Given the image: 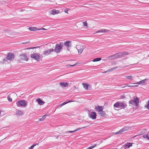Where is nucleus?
Listing matches in <instances>:
<instances>
[{
	"instance_id": "obj_5",
	"label": "nucleus",
	"mask_w": 149,
	"mask_h": 149,
	"mask_svg": "<svg viewBox=\"0 0 149 149\" xmlns=\"http://www.w3.org/2000/svg\"><path fill=\"white\" fill-rule=\"evenodd\" d=\"M31 57L32 58H33L38 61H39L40 58L39 54L37 53H35L33 54H31Z\"/></svg>"
},
{
	"instance_id": "obj_45",
	"label": "nucleus",
	"mask_w": 149,
	"mask_h": 149,
	"mask_svg": "<svg viewBox=\"0 0 149 149\" xmlns=\"http://www.w3.org/2000/svg\"><path fill=\"white\" fill-rule=\"evenodd\" d=\"M73 101H70V100H68V101L67 102H67V103L68 102H72Z\"/></svg>"
},
{
	"instance_id": "obj_22",
	"label": "nucleus",
	"mask_w": 149,
	"mask_h": 149,
	"mask_svg": "<svg viewBox=\"0 0 149 149\" xmlns=\"http://www.w3.org/2000/svg\"><path fill=\"white\" fill-rule=\"evenodd\" d=\"M99 113L100 116L102 117H105L106 116L105 112L104 111H103V110L101 112H99Z\"/></svg>"
},
{
	"instance_id": "obj_3",
	"label": "nucleus",
	"mask_w": 149,
	"mask_h": 149,
	"mask_svg": "<svg viewBox=\"0 0 149 149\" xmlns=\"http://www.w3.org/2000/svg\"><path fill=\"white\" fill-rule=\"evenodd\" d=\"M139 99L138 97H134V99L131 100L129 101V104H131L132 105H134L137 107L139 105Z\"/></svg>"
},
{
	"instance_id": "obj_6",
	"label": "nucleus",
	"mask_w": 149,
	"mask_h": 149,
	"mask_svg": "<svg viewBox=\"0 0 149 149\" xmlns=\"http://www.w3.org/2000/svg\"><path fill=\"white\" fill-rule=\"evenodd\" d=\"M118 58H120L124 57L126 55H129V53L127 52H122L117 53Z\"/></svg>"
},
{
	"instance_id": "obj_43",
	"label": "nucleus",
	"mask_w": 149,
	"mask_h": 149,
	"mask_svg": "<svg viewBox=\"0 0 149 149\" xmlns=\"http://www.w3.org/2000/svg\"><path fill=\"white\" fill-rule=\"evenodd\" d=\"M64 12L66 13H68V10L67 9L65 10Z\"/></svg>"
},
{
	"instance_id": "obj_14",
	"label": "nucleus",
	"mask_w": 149,
	"mask_h": 149,
	"mask_svg": "<svg viewBox=\"0 0 149 149\" xmlns=\"http://www.w3.org/2000/svg\"><path fill=\"white\" fill-rule=\"evenodd\" d=\"M132 143H127L125 145H123V147L124 149H125L127 148V147L129 148L132 146Z\"/></svg>"
},
{
	"instance_id": "obj_33",
	"label": "nucleus",
	"mask_w": 149,
	"mask_h": 149,
	"mask_svg": "<svg viewBox=\"0 0 149 149\" xmlns=\"http://www.w3.org/2000/svg\"><path fill=\"white\" fill-rule=\"evenodd\" d=\"M38 145L37 144H34L31 146L29 148V149H33L34 146H35L36 145Z\"/></svg>"
},
{
	"instance_id": "obj_47",
	"label": "nucleus",
	"mask_w": 149,
	"mask_h": 149,
	"mask_svg": "<svg viewBox=\"0 0 149 149\" xmlns=\"http://www.w3.org/2000/svg\"><path fill=\"white\" fill-rule=\"evenodd\" d=\"M69 47H67V50L68 51H69Z\"/></svg>"
},
{
	"instance_id": "obj_50",
	"label": "nucleus",
	"mask_w": 149,
	"mask_h": 149,
	"mask_svg": "<svg viewBox=\"0 0 149 149\" xmlns=\"http://www.w3.org/2000/svg\"><path fill=\"white\" fill-rule=\"evenodd\" d=\"M1 111H0V115L1 114Z\"/></svg>"
},
{
	"instance_id": "obj_10",
	"label": "nucleus",
	"mask_w": 149,
	"mask_h": 149,
	"mask_svg": "<svg viewBox=\"0 0 149 149\" xmlns=\"http://www.w3.org/2000/svg\"><path fill=\"white\" fill-rule=\"evenodd\" d=\"M63 45L67 47H70L72 46V42L70 41H65Z\"/></svg>"
},
{
	"instance_id": "obj_9",
	"label": "nucleus",
	"mask_w": 149,
	"mask_h": 149,
	"mask_svg": "<svg viewBox=\"0 0 149 149\" xmlns=\"http://www.w3.org/2000/svg\"><path fill=\"white\" fill-rule=\"evenodd\" d=\"M54 51V49H49L47 50L44 51L43 52V55L47 56L49 54H50V53Z\"/></svg>"
},
{
	"instance_id": "obj_17",
	"label": "nucleus",
	"mask_w": 149,
	"mask_h": 149,
	"mask_svg": "<svg viewBox=\"0 0 149 149\" xmlns=\"http://www.w3.org/2000/svg\"><path fill=\"white\" fill-rule=\"evenodd\" d=\"M16 114L17 116L22 115L23 113L22 111L18 109H16Z\"/></svg>"
},
{
	"instance_id": "obj_2",
	"label": "nucleus",
	"mask_w": 149,
	"mask_h": 149,
	"mask_svg": "<svg viewBox=\"0 0 149 149\" xmlns=\"http://www.w3.org/2000/svg\"><path fill=\"white\" fill-rule=\"evenodd\" d=\"M63 42H61L60 44H57L55 47V49H54V51L58 54L63 49Z\"/></svg>"
},
{
	"instance_id": "obj_11",
	"label": "nucleus",
	"mask_w": 149,
	"mask_h": 149,
	"mask_svg": "<svg viewBox=\"0 0 149 149\" xmlns=\"http://www.w3.org/2000/svg\"><path fill=\"white\" fill-rule=\"evenodd\" d=\"M108 58L110 59L111 60L118 58L117 53L108 57Z\"/></svg>"
},
{
	"instance_id": "obj_46",
	"label": "nucleus",
	"mask_w": 149,
	"mask_h": 149,
	"mask_svg": "<svg viewBox=\"0 0 149 149\" xmlns=\"http://www.w3.org/2000/svg\"><path fill=\"white\" fill-rule=\"evenodd\" d=\"M37 47H32V48H30V49H34V48H37Z\"/></svg>"
},
{
	"instance_id": "obj_16",
	"label": "nucleus",
	"mask_w": 149,
	"mask_h": 149,
	"mask_svg": "<svg viewBox=\"0 0 149 149\" xmlns=\"http://www.w3.org/2000/svg\"><path fill=\"white\" fill-rule=\"evenodd\" d=\"M95 109L97 111L100 112L102 111L103 108L102 106L98 105L97 107H95Z\"/></svg>"
},
{
	"instance_id": "obj_31",
	"label": "nucleus",
	"mask_w": 149,
	"mask_h": 149,
	"mask_svg": "<svg viewBox=\"0 0 149 149\" xmlns=\"http://www.w3.org/2000/svg\"><path fill=\"white\" fill-rule=\"evenodd\" d=\"M77 49L79 53H80V54H81L82 53V52H83V49H81V48H80L79 49Z\"/></svg>"
},
{
	"instance_id": "obj_40",
	"label": "nucleus",
	"mask_w": 149,
	"mask_h": 149,
	"mask_svg": "<svg viewBox=\"0 0 149 149\" xmlns=\"http://www.w3.org/2000/svg\"><path fill=\"white\" fill-rule=\"evenodd\" d=\"M76 65V64H75L73 65H68V67H69V66L73 67V66H75Z\"/></svg>"
},
{
	"instance_id": "obj_26",
	"label": "nucleus",
	"mask_w": 149,
	"mask_h": 149,
	"mask_svg": "<svg viewBox=\"0 0 149 149\" xmlns=\"http://www.w3.org/2000/svg\"><path fill=\"white\" fill-rule=\"evenodd\" d=\"M147 80V79H143L142 80V81H140L139 82H137L136 83V84H144L145 83V81Z\"/></svg>"
},
{
	"instance_id": "obj_30",
	"label": "nucleus",
	"mask_w": 149,
	"mask_h": 149,
	"mask_svg": "<svg viewBox=\"0 0 149 149\" xmlns=\"http://www.w3.org/2000/svg\"><path fill=\"white\" fill-rule=\"evenodd\" d=\"M143 137L144 138H146L147 140H149V136L148 134L143 135Z\"/></svg>"
},
{
	"instance_id": "obj_25",
	"label": "nucleus",
	"mask_w": 149,
	"mask_h": 149,
	"mask_svg": "<svg viewBox=\"0 0 149 149\" xmlns=\"http://www.w3.org/2000/svg\"><path fill=\"white\" fill-rule=\"evenodd\" d=\"M118 68V67H116L114 68H112L108 70L107 71H106L105 72H112L113 70H115L116 68Z\"/></svg>"
},
{
	"instance_id": "obj_27",
	"label": "nucleus",
	"mask_w": 149,
	"mask_h": 149,
	"mask_svg": "<svg viewBox=\"0 0 149 149\" xmlns=\"http://www.w3.org/2000/svg\"><path fill=\"white\" fill-rule=\"evenodd\" d=\"M67 103V102H63L62 104H61L59 105L58 107L57 108L59 109L61 107H62L63 105H65V104Z\"/></svg>"
},
{
	"instance_id": "obj_4",
	"label": "nucleus",
	"mask_w": 149,
	"mask_h": 149,
	"mask_svg": "<svg viewBox=\"0 0 149 149\" xmlns=\"http://www.w3.org/2000/svg\"><path fill=\"white\" fill-rule=\"evenodd\" d=\"M18 107H25L26 104V102L24 100H20L16 103Z\"/></svg>"
},
{
	"instance_id": "obj_38",
	"label": "nucleus",
	"mask_w": 149,
	"mask_h": 149,
	"mask_svg": "<svg viewBox=\"0 0 149 149\" xmlns=\"http://www.w3.org/2000/svg\"><path fill=\"white\" fill-rule=\"evenodd\" d=\"M145 107L148 109H149V100L148 101V104L147 105H146Z\"/></svg>"
},
{
	"instance_id": "obj_37",
	"label": "nucleus",
	"mask_w": 149,
	"mask_h": 149,
	"mask_svg": "<svg viewBox=\"0 0 149 149\" xmlns=\"http://www.w3.org/2000/svg\"><path fill=\"white\" fill-rule=\"evenodd\" d=\"M127 86V84H123L122 85H120V86H121L122 88H124Z\"/></svg>"
},
{
	"instance_id": "obj_19",
	"label": "nucleus",
	"mask_w": 149,
	"mask_h": 149,
	"mask_svg": "<svg viewBox=\"0 0 149 149\" xmlns=\"http://www.w3.org/2000/svg\"><path fill=\"white\" fill-rule=\"evenodd\" d=\"M81 129V128H77V129L74 130H73V131H66V132H65V134H66L67 133H73V132H75L79 130H80V129Z\"/></svg>"
},
{
	"instance_id": "obj_20",
	"label": "nucleus",
	"mask_w": 149,
	"mask_h": 149,
	"mask_svg": "<svg viewBox=\"0 0 149 149\" xmlns=\"http://www.w3.org/2000/svg\"><path fill=\"white\" fill-rule=\"evenodd\" d=\"M60 84L63 87H67L68 86V83L67 82H60Z\"/></svg>"
},
{
	"instance_id": "obj_34",
	"label": "nucleus",
	"mask_w": 149,
	"mask_h": 149,
	"mask_svg": "<svg viewBox=\"0 0 149 149\" xmlns=\"http://www.w3.org/2000/svg\"><path fill=\"white\" fill-rule=\"evenodd\" d=\"M8 100L10 102H11L12 101V98L10 97V95H8Z\"/></svg>"
},
{
	"instance_id": "obj_1",
	"label": "nucleus",
	"mask_w": 149,
	"mask_h": 149,
	"mask_svg": "<svg viewBox=\"0 0 149 149\" xmlns=\"http://www.w3.org/2000/svg\"><path fill=\"white\" fill-rule=\"evenodd\" d=\"M127 106L125 101L121 102L120 101L116 102L113 104L114 107L117 108H120L121 109L125 108Z\"/></svg>"
},
{
	"instance_id": "obj_12",
	"label": "nucleus",
	"mask_w": 149,
	"mask_h": 149,
	"mask_svg": "<svg viewBox=\"0 0 149 149\" xmlns=\"http://www.w3.org/2000/svg\"><path fill=\"white\" fill-rule=\"evenodd\" d=\"M20 58L21 59L23 60L28 61V58L27 57L26 54H22L20 55Z\"/></svg>"
},
{
	"instance_id": "obj_49",
	"label": "nucleus",
	"mask_w": 149,
	"mask_h": 149,
	"mask_svg": "<svg viewBox=\"0 0 149 149\" xmlns=\"http://www.w3.org/2000/svg\"><path fill=\"white\" fill-rule=\"evenodd\" d=\"M118 149V148H115V149Z\"/></svg>"
},
{
	"instance_id": "obj_23",
	"label": "nucleus",
	"mask_w": 149,
	"mask_h": 149,
	"mask_svg": "<svg viewBox=\"0 0 149 149\" xmlns=\"http://www.w3.org/2000/svg\"><path fill=\"white\" fill-rule=\"evenodd\" d=\"M29 29L31 31H36L38 30V29L35 27H30L29 28Z\"/></svg>"
},
{
	"instance_id": "obj_13",
	"label": "nucleus",
	"mask_w": 149,
	"mask_h": 149,
	"mask_svg": "<svg viewBox=\"0 0 149 149\" xmlns=\"http://www.w3.org/2000/svg\"><path fill=\"white\" fill-rule=\"evenodd\" d=\"M90 117L93 119H95L96 117V113L94 112H91L90 115Z\"/></svg>"
},
{
	"instance_id": "obj_15",
	"label": "nucleus",
	"mask_w": 149,
	"mask_h": 149,
	"mask_svg": "<svg viewBox=\"0 0 149 149\" xmlns=\"http://www.w3.org/2000/svg\"><path fill=\"white\" fill-rule=\"evenodd\" d=\"M110 31V30L106 29H102L99 30L96 32V33H97L100 32L102 33H109Z\"/></svg>"
},
{
	"instance_id": "obj_8",
	"label": "nucleus",
	"mask_w": 149,
	"mask_h": 149,
	"mask_svg": "<svg viewBox=\"0 0 149 149\" xmlns=\"http://www.w3.org/2000/svg\"><path fill=\"white\" fill-rule=\"evenodd\" d=\"M129 128V127H125L123 129L120 130L118 132H116V134H122L123 132L128 130Z\"/></svg>"
},
{
	"instance_id": "obj_36",
	"label": "nucleus",
	"mask_w": 149,
	"mask_h": 149,
	"mask_svg": "<svg viewBox=\"0 0 149 149\" xmlns=\"http://www.w3.org/2000/svg\"><path fill=\"white\" fill-rule=\"evenodd\" d=\"M83 24L84 26H87V23L85 21L84 22H83Z\"/></svg>"
},
{
	"instance_id": "obj_28",
	"label": "nucleus",
	"mask_w": 149,
	"mask_h": 149,
	"mask_svg": "<svg viewBox=\"0 0 149 149\" xmlns=\"http://www.w3.org/2000/svg\"><path fill=\"white\" fill-rule=\"evenodd\" d=\"M101 60V58H95L93 60V62H96L100 61Z\"/></svg>"
},
{
	"instance_id": "obj_32",
	"label": "nucleus",
	"mask_w": 149,
	"mask_h": 149,
	"mask_svg": "<svg viewBox=\"0 0 149 149\" xmlns=\"http://www.w3.org/2000/svg\"><path fill=\"white\" fill-rule=\"evenodd\" d=\"M125 77L127 78L128 79H130L131 80H132L133 79L132 78L133 77L131 76H127Z\"/></svg>"
},
{
	"instance_id": "obj_48",
	"label": "nucleus",
	"mask_w": 149,
	"mask_h": 149,
	"mask_svg": "<svg viewBox=\"0 0 149 149\" xmlns=\"http://www.w3.org/2000/svg\"><path fill=\"white\" fill-rule=\"evenodd\" d=\"M134 87H136L137 86V85H134Z\"/></svg>"
},
{
	"instance_id": "obj_21",
	"label": "nucleus",
	"mask_w": 149,
	"mask_h": 149,
	"mask_svg": "<svg viewBox=\"0 0 149 149\" xmlns=\"http://www.w3.org/2000/svg\"><path fill=\"white\" fill-rule=\"evenodd\" d=\"M82 84L83 86L85 88L86 90H88V87L89 84L87 83H83Z\"/></svg>"
},
{
	"instance_id": "obj_24",
	"label": "nucleus",
	"mask_w": 149,
	"mask_h": 149,
	"mask_svg": "<svg viewBox=\"0 0 149 149\" xmlns=\"http://www.w3.org/2000/svg\"><path fill=\"white\" fill-rule=\"evenodd\" d=\"M51 14L53 15H54L56 14H57L58 13V11H56V10H52L51 11Z\"/></svg>"
},
{
	"instance_id": "obj_7",
	"label": "nucleus",
	"mask_w": 149,
	"mask_h": 149,
	"mask_svg": "<svg viewBox=\"0 0 149 149\" xmlns=\"http://www.w3.org/2000/svg\"><path fill=\"white\" fill-rule=\"evenodd\" d=\"M15 58V55L13 54L9 53L8 54L6 57L7 60L11 61L13 60Z\"/></svg>"
},
{
	"instance_id": "obj_44",
	"label": "nucleus",
	"mask_w": 149,
	"mask_h": 149,
	"mask_svg": "<svg viewBox=\"0 0 149 149\" xmlns=\"http://www.w3.org/2000/svg\"><path fill=\"white\" fill-rule=\"evenodd\" d=\"M127 86L131 87H134V86Z\"/></svg>"
},
{
	"instance_id": "obj_39",
	"label": "nucleus",
	"mask_w": 149,
	"mask_h": 149,
	"mask_svg": "<svg viewBox=\"0 0 149 149\" xmlns=\"http://www.w3.org/2000/svg\"><path fill=\"white\" fill-rule=\"evenodd\" d=\"M95 146V145L94 146H91L89 148H87L86 149H92L94 148Z\"/></svg>"
},
{
	"instance_id": "obj_29",
	"label": "nucleus",
	"mask_w": 149,
	"mask_h": 149,
	"mask_svg": "<svg viewBox=\"0 0 149 149\" xmlns=\"http://www.w3.org/2000/svg\"><path fill=\"white\" fill-rule=\"evenodd\" d=\"M47 116L46 115H45L43 116L41 118L39 119V121H40L43 120H44L46 118Z\"/></svg>"
},
{
	"instance_id": "obj_18",
	"label": "nucleus",
	"mask_w": 149,
	"mask_h": 149,
	"mask_svg": "<svg viewBox=\"0 0 149 149\" xmlns=\"http://www.w3.org/2000/svg\"><path fill=\"white\" fill-rule=\"evenodd\" d=\"M38 104L40 105H42L45 103L44 102L42 101L40 98H39L36 99Z\"/></svg>"
},
{
	"instance_id": "obj_42",
	"label": "nucleus",
	"mask_w": 149,
	"mask_h": 149,
	"mask_svg": "<svg viewBox=\"0 0 149 149\" xmlns=\"http://www.w3.org/2000/svg\"><path fill=\"white\" fill-rule=\"evenodd\" d=\"M81 47L82 48H81L83 49L84 50V49L85 48V45H82V46Z\"/></svg>"
},
{
	"instance_id": "obj_41",
	"label": "nucleus",
	"mask_w": 149,
	"mask_h": 149,
	"mask_svg": "<svg viewBox=\"0 0 149 149\" xmlns=\"http://www.w3.org/2000/svg\"><path fill=\"white\" fill-rule=\"evenodd\" d=\"M46 30V29L45 28H41V29H38V30Z\"/></svg>"
},
{
	"instance_id": "obj_35",
	"label": "nucleus",
	"mask_w": 149,
	"mask_h": 149,
	"mask_svg": "<svg viewBox=\"0 0 149 149\" xmlns=\"http://www.w3.org/2000/svg\"><path fill=\"white\" fill-rule=\"evenodd\" d=\"M7 60L6 59H3L2 61L0 62V63L1 64H3L5 62L7 61Z\"/></svg>"
}]
</instances>
